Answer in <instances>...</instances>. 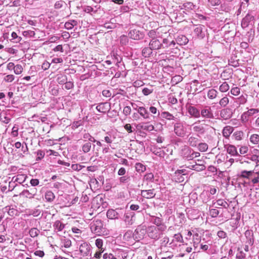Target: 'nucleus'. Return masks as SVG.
<instances>
[{
	"mask_svg": "<svg viewBox=\"0 0 259 259\" xmlns=\"http://www.w3.org/2000/svg\"><path fill=\"white\" fill-rule=\"evenodd\" d=\"M208 5L211 7L219 6L221 3V0H208Z\"/></svg>",
	"mask_w": 259,
	"mask_h": 259,
	"instance_id": "nucleus-58",
	"label": "nucleus"
},
{
	"mask_svg": "<svg viewBox=\"0 0 259 259\" xmlns=\"http://www.w3.org/2000/svg\"><path fill=\"white\" fill-rule=\"evenodd\" d=\"M149 46L153 50H159L162 48V43L156 38L151 39L149 42Z\"/></svg>",
	"mask_w": 259,
	"mask_h": 259,
	"instance_id": "nucleus-19",
	"label": "nucleus"
},
{
	"mask_svg": "<svg viewBox=\"0 0 259 259\" xmlns=\"http://www.w3.org/2000/svg\"><path fill=\"white\" fill-rule=\"evenodd\" d=\"M96 108L98 111L105 113L107 111L110 109V105L109 103L107 102L101 103L96 106Z\"/></svg>",
	"mask_w": 259,
	"mask_h": 259,
	"instance_id": "nucleus-21",
	"label": "nucleus"
},
{
	"mask_svg": "<svg viewBox=\"0 0 259 259\" xmlns=\"http://www.w3.org/2000/svg\"><path fill=\"white\" fill-rule=\"evenodd\" d=\"M12 39L11 40H13L14 42H19L21 41L22 38L20 36H18L17 33L15 32H13L11 33Z\"/></svg>",
	"mask_w": 259,
	"mask_h": 259,
	"instance_id": "nucleus-57",
	"label": "nucleus"
},
{
	"mask_svg": "<svg viewBox=\"0 0 259 259\" xmlns=\"http://www.w3.org/2000/svg\"><path fill=\"white\" fill-rule=\"evenodd\" d=\"M247 95H241L237 98V102L239 104H244L247 102Z\"/></svg>",
	"mask_w": 259,
	"mask_h": 259,
	"instance_id": "nucleus-51",
	"label": "nucleus"
},
{
	"mask_svg": "<svg viewBox=\"0 0 259 259\" xmlns=\"http://www.w3.org/2000/svg\"><path fill=\"white\" fill-rule=\"evenodd\" d=\"M254 20V16L248 13L246 16L243 18L241 22V26L243 28L247 27L252 21Z\"/></svg>",
	"mask_w": 259,
	"mask_h": 259,
	"instance_id": "nucleus-12",
	"label": "nucleus"
},
{
	"mask_svg": "<svg viewBox=\"0 0 259 259\" xmlns=\"http://www.w3.org/2000/svg\"><path fill=\"white\" fill-rule=\"evenodd\" d=\"M102 226L103 224L102 221L98 220L92 224L91 229L95 233H101L102 232Z\"/></svg>",
	"mask_w": 259,
	"mask_h": 259,
	"instance_id": "nucleus-13",
	"label": "nucleus"
},
{
	"mask_svg": "<svg viewBox=\"0 0 259 259\" xmlns=\"http://www.w3.org/2000/svg\"><path fill=\"white\" fill-rule=\"evenodd\" d=\"M37 190L36 188L30 189V190H24L21 193L20 195L29 199L34 198L36 194Z\"/></svg>",
	"mask_w": 259,
	"mask_h": 259,
	"instance_id": "nucleus-14",
	"label": "nucleus"
},
{
	"mask_svg": "<svg viewBox=\"0 0 259 259\" xmlns=\"http://www.w3.org/2000/svg\"><path fill=\"white\" fill-rule=\"evenodd\" d=\"M147 234V228L145 225H139L133 233V238L135 240L139 241L144 238Z\"/></svg>",
	"mask_w": 259,
	"mask_h": 259,
	"instance_id": "nucleus-2",
	"label": "nucleus"
},
{
	"mask_svg": "<svg viewBox=\"0 0 259 259\" xmlns=\"http://www.w3.org/2000/svg\"><path fill=\"white\" fill-rule=\"evenodd\" d=\"M208 145L205 143H200L197 145L198 149L201 152H205L208 149Z\"/></svg>",
	"mask_w": 259,
	"mask_h": 259,
	"instance_id": "nucleus-41",
	"label": "nucleus"
},
{
	"mask_svg": "<svg viewBox=\"0 0 259 259\" xmlns=\"http://www.w3.org/2000/svg\"><path fill=\"white\" fill-rule=\"evenodd\" d=\"M250 142L254 144H256L259 142V135L257 134H253L250 137Z\"/></svg>",
	"mask_w": 259,
	"mask_h": 259,
	"instance_id": "nucleus-54",
	"label": "nucleus"
},
{
	"mask_svg": "<svg viewBox=\"0 0 259 259\" xmlns=\"http://www.w3.org/2000/svg\"><path fill=\"white\" fill-rule=\"evenodd\" d=\"M53 227L55 230L57 231H62L64 228V225L59 221H57L55 222Z\"/></svg>",
	"mask_w": 259,
	"mask_h": 259,
	"instance_id": "nucleus-38",
	"label": "nucleus"
},
{
	"mask_svg": "<svg viewBox=\"0 0 259 259\" xmlns=\"http://www.w3.org/2000/svg\"><path fill=\"white\" fill-rule=\"evenodd\" d=\"M233 131V128L230 126H226L224 127L222 134L224 137L228 138Z\"/></svg>",
	"mask_w": 259,
	"mask_h": 259,
	"instance_id": "nucleus-30",
	"label": "nucleus"
},
{
	"mask_svg": "<svg viewBox=\"0 0 259 259\" xmlns=\"http://www.w3.org/2000/svg\"><path fill=\"white\" fill-rule=\"evenodd\" d=\"M107 217L111 220L117 219L115 210L113 209L108 210L106 213Z\"/></svg>",
	"mask_w": 259,
	"mask_h": 259,
	"instance_id": "nucleus-35",
	"label": "nucleus"
},
{
	"mask_svg": "<svg viewBox=\"0 0 259 259\" xmlns=\"http://www.w3.org/2000/svg\"><path fill=\"white\" fill-rule=\"evenodd\" d=\"M27 178V176L24 174H19L13 177L12 178V181H14V182H17L19 184H22L25 181Z\"/></svg>",
	"mask_w": 259,
	"mask_h": 259,
	"instance_id": "nucleus-25",
	"label": "nucleus"
},
{
	"mask_svg": "<svg viewBox=\"0 0 259 259\" xmlns=\"http://www.w3.org/2000/svg\"><path fill=\"white\" fill-rule=\"evenodd\" d=\"M186 211L187 217L191 220L198 219L201 215L200 211L198 209L188 208Z\"/></svg>",
	"mask_w": 259,
	"mask_h": 259,
	"instance_id": "nucleus-7",
	"label": "nucleus"
},
{
	"mask_svg": "<svg viewBox=\"0 0 259 259\" xmlns=\"http://www.w3.org/2000/svg\"><path fill=\"white\" fill-rule=\"evenodd\" d=\"M205 26L202 25H196L194 29V33L200 39H202L205 37V32L204 31Z\"/></svg>",
	"mask_w": 259,
	"mask_h": 259,
	"instance_id": "nucleus-15",
	"label": "nucleus"
},
{
	"mask_svg": "<svg viewBox=\"0 0 259 259\" xmlns=\"http://www.w3.org/2000/svg\"><path fill=\"white\" fill-rule=\"evenodd\" d=\"M14 71L16 74H20L23 71V67L20 64L15 65Z\"/></svg>",
	"mask_w": 259,
	"mask_h": 259,
	"instance_id": "nucleus-61",
	"label": "nucleus"
},
{
	"mask_svg": "<svg viewBox=\"0 0 259 259\" xmlns=\"http://www.w3.org/2000/svg\"><path fill=\"white\" fill-rule=\"evenodd\" d=\"M176 241L177 242L183 243L184 242L182 235L180 233L176 234L174 236V239L172 242Z\"/></svg>",
	"mask_w": 259,
	"mask_h": 259,
	"instance_id": "nucleus-50",
	"label": "nucleus"
},
{
	"mask_svg": "<svg viewBox=\"0 0 259 259\" xmlns=\"http://www.w3.org/2000/svg\"><path fill=\"white\" fill-rule=\"evenodd\" d=\"M200 116L205 118H212L213 114L210 106H205L201 109L200 112Z\"/></svg>",
	"mask_w": 259,
	"mask_h": 259,
	"instance_id": "nucleus-10",
	"label": "nucleus"
},
{
	"mask_svg": "<svg viewBox=\"0 0 259 259\" xmlns=\"http://www.w3.org/2000/svg\"><path fill=\"white\" fill-rule=\"evenodd\" d=\"M57 81L60 84H64L67 80V76L65 74H58L57 76Z\"/></svg>",
	"mask_w": 259,
	"mask_h": 259,
	"instance_id": "nucleus-32",
	"label": "nucleus"
},
{
	"mask_svg": "<svg viewBox=\"0 0 259 259\" xmlns=\"http://www.w3.org/2000/svg\"><path fill=\"white\" fill-rule=\"evenodd\" d=\"M149 111L150 112L154 114V115H156V116H160V113L159 111H157V109L156 107H154V106H150L149 107ZM154 117H156V116H153Z\"/></svg>",
	"mask_w": 259,
	"mask_h": 259,
	"instance_id": "nucleus-62",
	"label": "nucleus"
},
{
	"mask_svg": "<svg viewBox=\"0 0 259 259\" xmlns=\"http://www.w3.org/2000/svg\"><path fill=\"white\" fill-rule=\"evenodd\" d=\"M79 251L83 256H91V246L85 242L80 244Z\"/></svg>",
	"mask_w": 259,
	"mask_h": 259,
	"instance_id": "nucleus-9",
	"label": "nucleus"
},
{
	"mask_svg": "<svg viewBox=\"0 0 259 259\" xmlns=\"http://www.w3.org/2000/svg\"><path fill=\"white\" fill-rule=\"evenodd\" d=\"M189 114L194 118H199L200 117V111L194 106H189L187 108Z\"/></svg>",
	"mask_w": 259,
	"mask_h": 259,
	"instance_id": "nucleus-20",
	"label": "nucleus"
},
{
	"mask_svg": "<svg viewBox=\"0 0 259 259\" xmlns=\"http://www.w3.org/2000/svg\"><path fill=\"white\" fill-rule=\"evenodd\" d=\"M227 153L232 156H238L239 155L237 151L236 147L232 145H228L226 146Z\"/></svg>",
	"mask_w": 259,
	"mask_h": 259,
	"instance_id": "nucleus-26",
	"label": "nucleus"
},
{
	"mask_svg": "<svg viewBox=\"0 0 259 259\" xmlns=\"http://www.w3.org/2000/svg\"><path fill=\"white\" fill-rule=\"evenodd\" d=\"M92 144L91 142H87L82 146V151L86 153L89 152L91 148Z\"/></svg>",
	"mask_w": 259,
	"mask_h": 259,
	"instance_id": "nucleus-46",
	"label": "nucleus"
},
{
	"mask_svg": "<svg viewBox=\"0 0 259 259\" xmlns=\"http://www.w3.org/2000/svg\"><path fill=\"white\" fill-rule=\"evenodd\" d=\"M191 152H192L191 149L188 147H186L182 150V155L184 158L186 159V156H188Z\"/></svg>",
	"mask_w": 259,
	"mask_h": 259,
	"instance_id": "nucleus-59",
	"label": "nucleus"
},
{
	"mask_svg": "<svg viewBox=\"0 0 259 259\" xmlns=\"http://www.w3.org/2000/svg\"><path fill=\"white\" fill-rule=\"evenodd\" d=\"M218 92L213 89L209 90L207 92V97L210 99H213L217 96Z\"/></svg>",
	"mask_w": 259,
	"mask_h": 259,
	"instance_id": "nucleus-40",
	"label": "nucleus"
},
{
	"mask_svg": "<svg viewBox=\"0 0 259 259\" xmlns=\"http://www.w3.org/2000/svg\"><path fill=\"white\" fill-rule=\"evenodd\" d=\"M114 210H115L117 219H121V217L124 215L126 211L124 208H118Z\"/></svg>",
	"mask_w": 259,
	"mask_h": 259,
	"instance_id": "nucleus-47",
	"label": "nucleus"
},
{
	"mask_svg": "<svg viewBox=\"0 0 259 259\" xmlns=\"http://www.w3.org/2000/svg\"><path fill=\"white\" fill-rule=\"evenodd\" d=\"M135 216V212L131 211H125L122 219L124 221L126 226H130L133 225L134 223Z\"/></svg>",
	"mask_w": 259,
	"mask_h": 259,
	"instance_id": "nucleus-4",
	"label": "nucleus"
},
{
	"mask_svg": "<svg viewBox=\"0 0 259 259\" xmlns=\"http://www.w3.org/2000/svg\"><path fill=\"white\" fill-rule=\"evenodd\" d=\"M141 195L144 198L150 199L155 197V193H154V189H153L147 190H141Z\"/></svg>",
	"mask_w": 259,
	"mask_h": 259,
	"instance_id": "nucleus-22",
	"label": "nucleus"
},
{
	"mask_svg": "<svg viewBox=\"0 0 259 259\" xmlns=\"http://www.w3.org/2000/svg\"><path fill=\"white\" fill-rule=\"evenodd\" d=\"M209 215L212 218H217L219 215V214L220 213V211L218 209H216L215 208H209Z\"/></svg>",
	"mask_w": 259,
	"mask_h": 259,
	"instance_id": "nucleus-48",
	"label": "nucleus"
},
{
	"mask_svg": "<svg viewBox=\"0 0 259 259\" xmlns=\"http://www.w3.org/2000/svg\"><path fill=\"white\" fill-rule=\"evenodd\" d=\"M128 36L134 40H140L144 38V33L138 29H131L128 33Z\"/></svg>",
	"mask_w": 259,
	"mask_h": 259,
	"instance_id": "nucleus-6",
	"label": "nucleus"
},
{
	"mask_svg": "<svg viewBox=\"0 0 259 259\" xmlns=\"http://www.w3.org/2000/svg\"><path fill=\"white\" fill-rule=\"evenodd\" d=\"M137 109L140 115L144 119H147L150 118L149 113L145 107L142 106Z\"/></svg>",
	"mask_w": 259,
	"mask_h": 259,
	"instance_id": "nucleus-24",
	"label": "nucleus"
},
{
	"mask_svg": "<svg viewBox=\"0 0 259 259\" xmlns=\"http://www.w3.org/2000/svg\"><path fill=\"white\" fill-rule=\"evenodd\" d=\"M259 113V109L257 108H251L247 111L244 112L241 116V120L244 123H246L250 117L257 114Z\"/></svg>",
	"mask_w": 259,
	"mask_h": 259,
	"instance_id": "nucleus-3",
	"label": "nucleus"
},
{
	"mask_svg": "<svg viewBox=\"0 0 259 259\" xmlns=\"http://www.w3.org/2000/svg\"><path fill=\"white\" fill-rule=\"evenodd\" d=\"M77 25V21L75 20H70L65 23L64 27L67 30L72 29L73 27Z\"/></svg>",
	"mask_w": 259,
	"mask_h": 259,
	"instance_id": "nucleus-31",
	"label": "nucleus"
},
{
	"mask_svg": "<svg viewBox=\"0 0 259 259\" xmlns=\"http://www.w3.org/2000/svg\"><path fill=\"white\" fill-rule=\"evenodd\" d=\"M39 233V231L36 228H32L29 231L30 236L32 238L38 236Z\"/></svg>",
	"mask_w": 259,
	"mask_h": 259,
	"instance_id": "nucleus-52",
	"label": "nucleus"
},
{
	"mask_svg": "<svg viewBox=\"0 0 259 259\" xmlns=\"http://www.w3.org/2000/svg\"><path fill=\"white\" fill-rule=\"evenodd\" d=\"M174 132L177 136L184 137L186 134V128L182 122H178L174 125Z\"/></svg>",
	"mask_w": 259,
	"mask_h": 259,
	"instance_id": "nucleus-5",
	"label": "nucleus"
},
{
	"mask_svg": "<svg viewBox=\"0 0 259 259\" xmlns=\"http://www.w3.org/2000/svg\"><path fill=\"white\" fill-rule=\"evenodd\" d=\"M5 211L8 212V214L13 218L19 215V211L16 209V207L13 206H7L5 208Z\"/></svg>",
	"mask_w": 259,
	"mask_h": 259,
	"instance_id": "nucleus-18",
	"label": "nucleus"
},
{
	"mask_svg": "<svg viewBox=\"0 0 259 259\" xmlns=\"http://www.w3.org/2000/svg\"><path fill=\"white\" fill-rule=\"evenodd\" d=\"M244 135V133L242 131H236L234 133L233 135V137H234V139L236 140H242Z\"/></svg>",
	"mask_w": 259,
	"mask_h": 259,
	"instance_id": "nucleus-44",
	"label": "nucleus"
},
{
	"mask_svg": "<svg viewBox=\"0 0 259 259\" xmlns=\"http://www.w3.org/2000/svg\"><path fill=\"white\" fill-rule=\"evenodd\" d=\"M64 87L63 89H65L66 90H70L74 88V83L73 81H66L64 84Z\"/></svg>",
	"mask_w": 259,
	"mask_h": 259,
	"instance_id": "nucleus-60",
	"label": "nucleus"
},
{
	"mask_svg": "<svg viewBox=\"0 0 259 259\" xmlns=\"http://www.w3.org/2000/svg\"><path fill=\"white\" fill-rule=\"evenodd\" d=\"M215 204L221 206L223 208L228 209L229 207L230 203H228L225 199H218L215 201H213L212 202V206L217 208L218 207L215 205Z\"/></svg>",
	"mask_w": 259,
	"mask_h": 259,
	"instance_id": "nucleus-17",
	"label": "nucleus"
},
{
	"mask_svg": "<svg viewBox=\"0 0 259 259\" xmlns=\"http://www.w3.org/2000/svg\"><path fill=\"white\" fill-rule=\"evenodd\" d=\"M152 50L150 47L144 48L142 51V56L145 58L149 57L152 53Z\"/></svg>",
	"mask_w": 259,
	"mask_h": 259,
	"instance_id": "nucleus-36",
	"label": "nucleus"
},
{
	"mask_svg": "<svg viewBox=\"0 0 259 259\" xmlns=\"http://www.w3.org/2000/svg\"><path fill=\"white\" fill-rule=\"evenodd\" d=\"M176 42L179 45H185L188 42V39L187 37L183 35H180L177 36L176 38Z\"/></svg>",
	"mask_w": 259,
	"mask_h": 259,
	"instance_id": "nucleus-28",
	"label": "nucleus"
},
{
	"mask_svg": "<svg viewBox=\"0 0 259 259\" xmlns=\"http://www.w3.org/2000/svg\"><path fill=\"white\" fill-rule=\"evenodd\" d=\"M120 42L122 45H126L128 42V38L127 36L122 35L120 37Z\"/></svg>",
	"mask_w": 259,
	"mask_h": 259,
	"instance_id": "nucleus-64",
	"label": "nucleus"
},
{
	"mask_svg": "<svg viewBox=\"0 0 259 259\" xmlns=\"http://www.w3.org/2000/svg\"><path fill=\"white\" fill-rule=\"evenodd\" d=\"M188 143L192 147H197L198 144V139L196 137L191 136L188 139Z\"/></svg>",
	"mask_w": 259,
	"mask_h": 259,
	"instance_id": "nucleus-34",
	"label": "nucleus"
},
{
	"mask_svg": "<svg viewBox=\"0 0 259 259\" xmlns=\"http://www.w3.org/2000/svg\"><path fill=\"white\" fill-rule=\"evenodd\" d=\"M200 121L195 122L193 124V130L194 132L203 135L205 132V129L202 124H199Z\"/></svg>",
	"mask_w": 259,
	"mask_h": 259,
	"instance_id": "nucleus-16",
	"label": "nucleus"
},
{
	"mask_svg": "<svg viewBox=\"0 0 259 259\" xmlns=\"http://www.w3.org/2000/svg\"><path fill=\"white\" fill-rule=\"evenodd\" d=\"M45 197L47 202H52L55 198V195L51 191H48L46 192Z\"/></svg>",
	"mask_w": 259,
	"mask_h": 259,
	"instance_id": "nucleus-33",
	"label": "nucleus"
},
{
	"mask_svg": "<svg viewBox=\"0 0 259 259\" xmlns=\"http://www.w3.org/2000/svg\"><path fill=\"white\" fill-rule=\"evenodd\" d=\"M36 155L37 157L36 158V161H40L41 160L45 155V152L44 150H38L36 151Z\"/></svg>",
	"mask_w": 259,
	"mask_h": 259,
	"instance_id": "nucleus-49",
	"label": "nucleus"
},
{
	"mask_svg": "<svg viewBox=\"0 0 259 259\" xmlns=\"http://www.w3.org/2000/svg\"><path fill=\"white\" fill-rule=\"evenodd\" d=\"M141 128L143 130L148 131V132H151L154 130V126L151 124H149V123H146L145 124H143L142 125H141Z\"/></svg>",
	"mask_w": 259,
	"mask_h": 259,
	"instance_id": "nucleus-42",
	"label": "nucleus"
},
{
	"mask_svg": "<svg viewBox=\"0 0 259 259\" xmlns=\"http://www.w3.org/2000/svg\"><path fill=\"white\" fill-rule=\"evenodd\" d=\"M165 230L162 228H159L155 226L151 225L147 227V235L151 239L158 240L161 238L163 232Z\"/></svg>",
	"mask_w": 259,
	"mask_h": 259,
	"instance_id": "nucleus-1",
	"label": "nucleus"
},
{
	"mask_svg": "<svg viewBox=\"0 0 259 259\" xmlns=\"http://www.w3.org/2000/svg\"><path fill=\"white\" fill-rule=\"evenodd\" d=\"M200 198L202 199L203 203H207L210 200L209 194L207 191H203L200 195Z\"/></svg>",
	"mask_w": 259,
	"mask_h": 259,
	"instance_id": "nucleus-37",
	"label": "nucleus"
},
{
	"mask_svg": "<svg viewBox=\"0 0 259 259\" xmlns=\"http://www.w3.org/2000/svg\"><path fill=\"white\" fill-rule=\"evenodd\" d=\"M95 245L99 250L102 251V252H104L105 251V248L103 247V239L100 238L97 239L95 241Z\"/></svg>",
	"mask_w": 259,
	"mask_h": 259,
	"instance_id": "nucleus-39",
	"label": "nucleus"
},
{
	"mask_svg": "<svg viewBox=\"0 0 259 259\" xmlns=\"http://www.w3.org/2000/svg\"><path fill=\"white\" fill-rule=\"evenodd\" d=\"M61 243L62 244L61 247H64L65 248H69L71 245V241L68 239H64L62 240Z\"/></svg>",
	"mask_w": 259,
	"mask_h": 259,
	"instance_id": "nucleus-56",
	"label": "nucleus"
},
{
	"mask_svg": "<svg viewBox=\"0 0 259 259\" xmlns=\"http://www.w3.org/2000/svg\"><path fill=\"white\" fill-rule=\"evenodd\" d=\"M229 102V100L228 98L226 96V97L222 98L220 100V101L219 102V104L222 107H225L228 104Z\"/></svg>",
	"mask_w": 259,
	"mask_h": 259,
	"instance_id": "nucleus-53",
	"label": "nucleus"
},
{
	"mask_svg": "<svg viewBox=\"0 0 259 259\" xmlns=\"http://www.w3.org/2000/svg\"><path fill=\"white\" fill-rule=\"evenodd\" d=\"M150 221L151 223L155 225L156 227L158 228L166 229V226L162 223V219L159 217H157L155 216H151L150 219Z\"/></svg>",
	"mask_w": 259,
	"mask_h": 259,
	"instance_id": "nucleus-11",
	"label": "nucleus"
},
{
	"mask_svg": "<svg viewBox=\"0 0 259 259\" xmlns=\"http://www.w3.org/2000/svg\"><path fill=\"white\" fill-rule=\"evenodd\" d=\"M196 6L191 2H187L184 3L182 6H180L181 13L188 14L191 11L194 10Z\"/></svg>",
	"mask_w": 259,
	"mask_h": 259,
	"instance_id": "nucleus-8",
	"label": "nucleus"
},
{
	"mask_svg": "<svg viewBox=\"0 0 259 259\" xmlns=\"http://www.w3.org/2000/svg\"><path fill=\"white\" fill-rule=\"evenodd\" d=\"M160 118L162 119H166L168 120H176L177 119V118L175 117L172 114L167 111H164L161 112L160 115Z\"/></svg>",
	"mask_w": 259,
	"mask_h": 259,
	"instance_id": "nucleus-29",
	"label": "nucleus"
},
{
	"mask_svg": "<svg viewBox=\"0 0 259 259\" xmlns=\"http://www.w3.org/2000/svg\"><path fill=\"white\" fill-rule=\"evenodd\" d=\"M221 117L225 120L230 119L232 116V112L229 109H224L220 113Z\"/></svg>",
	"mask_w": 259,
	"mask_h": 259,
	"instance_id": "nucleus-23",
	"label": "nucleus"
},
{
	"mask_svg": "<svg viewBox=\"0 0 259 259\" xmlns=\"http://www.w3.org/2000/svg\"><path fill=\"white\" fill-rule=\"evenodd\" d=\"M41 210L38 208H35L29 211V215H32L33 217H38L41 213Z\"/></svg>",
	"mask_w": 259,
	"mask_h": 259,
	"instance_id": "nucleus-55",
	"label": "nucleus"
},
{
	"mask_svg": "<svg viewBox=\"0 0 259 259\" xmlns=\"http://www.w3.org/2000/svg\"><path fill=\"white\" fill-rule=\"evenodd\" d=\"M230 89L229 84L226 82H224L219 87V90L222 93L228 91Z\"/></svg>",
	"mask_w": 259,
	"mask_h": 259,
	"instance_id": "nucleus-45",
	"label": "nucleus"
},
{
	"mask_svg": "<svg viewBox=\"0 0 259 259\" xmlns=\"http://www.w3.org/2000/svg\"><path fill=\"white\" fill-rule=\"evenodd\" d=\"M160 242L161 246L165 247L169 242V238L167 236H165L160 240Z\"/></svg>",
	"mask_w": 259,
	"mask_h": 259,
	"instance_id": "nucleus-63",
	"label": "nucleus"
},
{
	"mask_svg": "<svg viewBox=\"0 0 259 259\" xmlns=\"http://www.w3.org/2000/svg\"><path fill=\"white\" fill-rule=\"evenodd\" d=\"M135 168L138 172H143L146 170L145 165L139 162L136 164Z\"/></svg>",
	"mask_w": 259,
	"mask_h": 259,
	"instance_id": "nucleus-43",
	"label": "nucleus"
},
{
	"mask_svg": "<svg viewBox=\"0 0 259 259\" xmlns=\"http://www.w3.org/2000/svg\"><path fill=\"white\" fill-rule=\"evenodd\" d=\"M254 174V170H243L241 172L240 177L241 178L247 179L249 180H251Z\"/></svg>",
	"mask_w": 259,
	"mask_h": 259,
	"instance_id": "nucleus-27",
	"label": "nucleus"
}]
</instances>
